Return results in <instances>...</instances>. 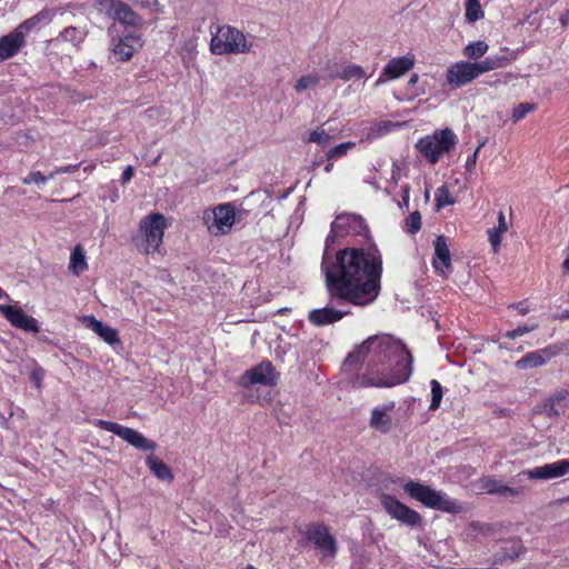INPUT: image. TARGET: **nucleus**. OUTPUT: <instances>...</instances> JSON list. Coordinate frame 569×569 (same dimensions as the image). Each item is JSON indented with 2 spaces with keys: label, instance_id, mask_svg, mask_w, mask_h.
<instances>
[{
  "label": "nucleus",
  "instance_id": "nucleus-1",
  "mask_svg": "<svg viewBox=\"0 0 569 569\" xmlns=\"http://www.w3.org/2000/svg\"><path fill=\"white\" fill-rule=\"evenodd\" d=\"M321 270L332 297L365 307L380 293L382 257L376 244L348 247L331 256L323 252Z\"/></svg>",
  "mask_w": 569,
  "mask_h": 569
},
{
  "label": "nucleus",
  "instance_id": "nucleus-2",
  "mask_svg": "<svg viewBox=\"0 0 569 569\" xmlns=\"http://www.w3.org/2000/svg\"><path fill=\"white\" fill-rule=\"evenodd\" d=\"M348 362H367V370L355 386L361 388H391L406 382L412 373V355L390 336H372L359 345Z\"/></svg>",
  "mask_w": 569,
  "mask_h": 569
},
{
  "label": "nucleus",
  "instance_id": "nucleus-3",
  "mask_svg": "<svg viewBox=\"0 0 569 569\" xmlns=\"http://www.w3.org/2000/svg\"><path fill=\"white\" fill-rule=\"evenodd\" d=\"M168 226L167 218L160 212H151L141 218L132 237L137 251L144 256L159 253Z\"/></svg>",
  "mask_w": 569,
  "mask_h": 569
},
{
  "label": "nucleus",
  "instance_id": "nucleus-4",
  "mask_svg": "<svg viewBox=\"0 0 569 569\" xmlns=\"http://www.w3.org/2000/svg\"><path fill=\"white\" fill-rule=\"evenodd\" d=\"M253 43L249 37L238 28L230 24H217L210 27L211 53L217 56H237L252 51Z\"/></svg>",
  "mask_w": 569,
  "mask_h": 569
},
{
  "label": "nucleus",
  "instance_id": "nucleus-5",
  "mask_svg": "<svg viewBox=\"0 0 569 569\" xmlns=\"http://www.w3.org/2000/svg\"><path fill=\"white\" fill-rule=\"evenodd\" d=\"M503 64L505 59L501 57H488L481 61H458L447 69V82L452 88H460Z\"/></svg>",
  "mask_w": 569,
  "mask_h": 569
},
{
  "label": "nucleus",
  "instance_id": "nucleus-6",
  "mask_svg": "<svg viewBox=\"0 0 569 569\" xmlns=\"http://www.w3.org/2000/svg\"><path fill=\"white\" fill-rule=\"evenodd\" d=\"M405 492L423 506L448 513H460L465 510L463 505L441 491H437L427 485L408 481L403 485Z\"/></svg>",
  "mask_w": 569,
  "mask_h": 569
},
{
  "label": "nucleus",
  "instance_id": "nucleus-7",
  "mask_svg": "<svg viewBox=\"0 0 569 569\" xmlns=\"http://www.w3.org/2000/svg\"><path fill=\"white\" fill-rule=\"evenodd\" d=\"M202 224L209 236L219 238L229 234L238 220L234 204L219 203L202 211Z\"/></svg>",
  "mask_w": 569,
  "mask_h": 569
},
{
  "label": "nucleus",
  "instance_id": "nucleus-8",
  "mask_svg": "<svg viewBox=\"0 0 569 569\" xmlns=\"http://www.w3.org/2000/svg\"><path fill=\"white\" fill-rule=\"evenodd\" d=\"M457 137L450 129L437 130L432 134L421 138L416 148L430 162L436 163L456 144Z\"/></svg>",
  "mask_w": 569,
  "mask_h": 569
},
{
  "label": "nucleus",
  "instance_id": "nucleus-9",
  "mask_svg": "<svg viewBox=\"0 0 569 569\" xmlns=\"http://www.w3.org/2000/svg\"><path fill=\"white\" fill-rule=\"evenodd\" d=\"M111 36L110 48L118 61H129L142 46L143 40L137 32H122L117 23L109 29Z\"/></svg>",
  "mask_w": 569,
  "mask_h": 569
},
{
  "label": "nucleus",
  "instance_id": "nucleus-10",
  "mask_svg": "<svg viewBox=\"0 0 569 569\" xmlns=\"http://www.w3.org/2000/svg\"><path fill=\"white\" fill-rule=\"evenodd\" d=\"M93 425L98 428H101L103 430H107L119 438H121L127 443L131 445L132 447L142 450V451H152L156 449V443L149 439H147L142 433L139 431L119 425L117 422L107 421V420H94Z\"/></svg>",
  "mask_w": 569,
  "mask_h": 569
},
{
  "label": "nucleus",
  "instance_id": "nucleus-11",
  "mask_svg": "<svg viewBox=\"0 0 569 569\" xmlns=\"http://www.w3.org/2000/svg\"><path fill=\"white\" fill-rule=\"evenodd\" d=\"M380 503L385 511L401 525L408 527H419L422 525V517L419 512L409 508L393 496L382 493L380 496Z\"/></svg>",
  "mask_w": 569,
  "mask_h": 569
},
{
  "label": "nucleus",
  "instance_id": "nucleus-12",
  "mask_svg": "<svg viewBox=\"0 0 569 569\" xmlns=\"http://www.w3.org/2000/svg\"><path fill=\"white\" fill-rule=\"evenodd\" d=\"M97 9L116 20L114 23L120 28L138 27L141 24V18L132 9L119 0H98Z\"/></svg>",
  "mask_w": 569,
  "mask_h": 569
},
{
  "label": "nucleus",
  "instance_id": "nucleus-13",
  "mask_svg": "<svg viewBox=\"0 0 569 569\" xmlns=\"http://www.w3.org/2000/svg\"><path fill=\"white\" fill-rule=\"evenodd\" d=\"M569 473V459H562L550 463H545L528 470L519 472L515 479L522 481L529 480H551L565 477Z\"/></svg>",
  "mask_w": 569,
  "mask_h": 569
},
{
  "label": "nucleus",
  "instance_id": "nucleus-14",
  "mask_svg": "<svg viewBox=\"0 0 569 569\" xmlns=\"http://www.w3.org/2000/svg\"><path fill=\"white\" fill-rule=\"evenodd\" d=\"M367 227L361 217L352 213L339 214L331 223V231L327 238V244L335 241L336 237L356 236L366 232Z\"/></svg>",
  "mask_w": 569,
  "mask_h": 569
},
{
  "label": "nucleus",
  "instance_id": "nucleus-15",
  "mask_svg": "<svg viewBox=\"0 0 569 569\" xmlns=\"http://www.w3.org/2000/svg\"><path fill=\"white\" fill-rule=\"evenodd\" d=\"M278 380V373L270 361H262L259 365L247 370L240 378L239 383L243 388L254 385L274 386Z\"/></svg>",
  "mask_w": 569,
  "mask_h": 569
},
{
  "label": "nucleus",
  "instance_id": "nucleus-16",
  "mask_svg": "<svg viewBox=\"0 0 569 569\" xmlns=\"http://www.w3.org/2000/svg\"><path fill=\"white\" fill-rule=\"evenodd\" d=\"M307 538L316 546L322 558H333L338 547L335 537L322 525H315L307 531Z\"/></svg>",
  "mask_w": 569,
  "mask_h": 569
},
{
  "label": "nucleus",
  "instance_id": "nucleus-17",
  "mask_svg": "<svg viewBox=\"0 0 569 569\" xmlns=\"http://www.w3.org/2000/svg\"><path fill=\"white\" fill-rule=\"evenodd\" d=\"M0 313L14 328L33 333H38L40 331V326L37 319H34L31 316H28L17 305H0Z\"/></svg>",
  "mask_w": 569,
  "mask_h": 569
},
{
  "label": "nucleus",
  "instance_id": "nucleus-18",
  "mask_svg": "<svg viewBox=\"0 0 569 569\" xmlns=\"http://www.w3.org/2000/svg\"><path fill=\"white\" fill-rule=\"evenodd\" d=\"M396 408L395 401H389L382 405H378L372 408L369 419V426L371 429L380 432L388 433L393 428V411Z\"/></svg>",
  "mask_w": 569,
  "mask_h": 569
},
{
  "label": "nucleus",
  "instance_id": "nucleus-19",
  "mask_svg": "<svg viewBox=\"0 0 569 569\" xmlns=\"http://www.w3.org/2000/svg\"><path fill=\"white\" fill-rule=\"evenodd\" d=\"M415 66V57L407 54L391 59L380 73L377 84L398 79Z\"/></svg>",
  "mask_w": 569,
  "mask_h": 569
},
{
  "label": "nucleus",
  "instance_id": "nucleus-20",
  "mask_svg": "<svg viewBox=\"0 0 569 569\" xmlns=\"http://www.w3.org/2000/svg\"><path fill=\"white\" fill-rule=\"evenodd\" d=\"M432 267L440 277H447L452 271L451 254L447 239L443 236L437 237L435 241Z\"/></svg>",
  "mask_w": 569,
  "mask_h": 569
},
{
  "label": "nucleus",
  "instance_id": "nucleus-21",
  "mask_svg": "<svg viewBox=\"0 0 569 569\" xmlns=\"http://www.w3.org/2000/svg\"><path fill=\"white\" fill-rule=\"evenodd\" d=\"M80 321L109 346L120 345L118 330L98 320L94 316H82Z\"/></svg>",
  "mask_w": 569,
  "mask_h": 569
},
{
  "label": "nucleus",
  "instance_id": "nucleus-22",
  "mask_svg": "<svg viewBox=\"0 0 569 569\" xmlns=\"http://www.w3.org/2000/svg\"><path fill=\"white\" fill-rule=\"evenodd\" d=\"M555 351L551 347H547L543 349H539L532 352L527 353L515 362V367L519 370H528L541 367L546 365L552 357H555Z\"/></svg>",
  "mask_w": 569,
  "mask_h": 569
},
{
  "label": "nucleus",
  "instance_id": "nucleus-23",
  "mask_svg": "<svg viewBox=\"0 0 569 569\" xmlns=\"http://www.w3.org/2000/svg\"><path fill=\"white\" fill-rule=\"evenodd\" d=\"M569 407V391L558 390L542 403V412L547 417H558Z\"/></svg>",
  "mask_w": 569,
  "mask_h": 569
},
{
  "label": "nucleus",
  "instance_id": "nucleus-24",
  "mask_svg": "<svg viewBox=\"0 0 569 569\" xmlns=\"http://www.w3.org/2000/svg\"><path fill=\"white\" fill-rule=\"evenodd\" d=\"M24 39L16 29L0 38V61L13 57L23 46Z\"/></svg>",
  "mask_w": 569,
  "mask_h": 569
},
{
  "label": "nucleus",
  "instance_id": "nucleus-25",
  "mask_svg": "<svg viewBox=\"0 0 569 569\" xmlns=\"http://www.w3.org/2000/svg\"><path fill=\"white\" fill-rule=\"evenodd\" d=\"M346 312L331 307L315 309L309 312L308 319L316 326H327L341 320Z\"/></svg>",
  "mask_w": 569,
  "mask_h": 569
},
{
  "label": "nucleus",
  "instance_id": "nucleus-26",
  "mask_svg": "<svg viewBox=\"0 0 569 569\" xmlns=\"http://www.w3.org/2000/svg\"><path fill=\"white\" fill-rule=\"evenodd\" d=\"M400 123H395L391 121H379L369 126L362 134L361 141H372L380 137H383L391 132L392 130L400 128Z\"/></svg>",
  "mask_w": 569,
  "mask_h": 569
},
{
  "label": "nucleus",
  "instance_id": "nucleus-27",
  "mask_svg": "<svg viewBox=\"0 0 569 569\" xmlns=\"http://www.w3.org/2000/svg\"><path fill=\"white\" fill-rule=\"evenodd\" d=\"M146 463L151 472L162 481L171 482L173 473L168 465L154 455H150L146 459Z\"/></svg>",
  "mask_w": 569,
  "mask_h": 569
},
{
  "label": "nucleus",
  "instance_id": "nucleus-28",
  "mask_svg": "<svg viewBox=\"0 0 569 569\" xmlns=\"http://www.w3.org/2000/svg\"><path fill=\"white\" fill-rule=\"evenodd\" d=\"M508 223L505 217V213L502 211H499L498 213V226L490 228L488 233V240L491 244L492 251L498 252L501 243L502 234L507 232L508 230Z\"/></svg>",
  "mask_w": 569,
  "mask_h": 569
},
{
  "label": "nucleus",
  "instance_id": "nucleus-29",
  "mask_svg": "<svg viewBox=\"0 0 569 569\" xmlns=\"http://www.w3.org/2000/svg\"><path fill=\"white\" fill-rule=\"evenodd\" d=\"M69 269L76 276L81 274L88 269L86 252L81 246H76L70 253Z\"/></svg>",
  "mask_w": 569,
  "mask_h": 569
},
{
  "label": "nucleus",
  "instance_id": "nucleus-30",
  "mask_svg": "<svg viewBox=\"0 0 569 569\" xmlns=\"http://www.w3.org/2000/svg\"><path fill=\"white\" fill-rule=\"evenodd\" d=\"M489 50V44L483 41V40H478V41H473V42H469L468 44H466L462 49V54L465 58L469 59V60H479L481 59L482 57H485V54L488 52Z\"/></svg>",
  "mask_w": 569,
  "mask_h": 569
},
{
  "label": "nucleus",
  "instance_id": "nucleus-31",
  "mask_svg": "<svg viewBox=\"0 0 569 569\" xmlns=\"http://www.w3.org/2000/svg\"><path fill=\"white\" fill-rule=\"evenodd\" d=\"M321 78L318 73L302 74L299 79H297L293 89L296 92L302 93L307 90L316 88Z\"/></svg>",
  "mask_w": 569,
  "mask_h": 569
},
{
  "label": "nucleus",
  "instance_id": "nucleus-32",
  "mask_svg": "<svg viewBox=\"0 0 569 569\" xmlns=\"http://www.w3.org/2000/svg\"><path fill=\"white\" fill-rule=\"evenodd\" d=\"M86 37V32L82 29L76 28V27H69L66 28L57 39L58 41H66L70 42L74 47H78Z\"/></svg>",
  "mask_w": 569,
  "mask_h": 569
},
{
  "label": "nucleus",
  "instance_id": "nucleus-33",
  "mask_svg": "<svg viewBox=\"0 0 569 569\" xmlns=\"http://www.w3.org/2000/svg\"><path fill=\"white\" fill-rule=\"evenodd\" d=\"M365 71L360 66L349 64L341 68L336 72L333 78H340L343 80H360L365 77Z\"/></svg>",
  "mask_w": 569,
  "mask_h": 569
},
{
  "label": "nucleus",
  "instance_id": "nucleus-34",
  "mask_svg": "<svg viewBox=\"0 0 569 569\" xmlns=\"http://www.w3.org/2000/svg\"><path fill=\"white\" fill-rule=\"evenodd\" d=\"M465 7V17L468 22L472 23L483 18L485 13L479 0H467Z\"/></svg>",
  "mask_w": 569,
  "mask_h": 569
},
{
  "label": "nucleus",
  "instance_id": "nucleus-35",
  "mask_svg": "<svg viewBox=\"0 0 569 569\" xmlns=\"http://www.w3.org/2000/svg\"><path fill=\"white\" fill-rule=\"evenodd\" d=\"M355 147H356V142H353V141L342 142L333 148H330L327 151L326 157L328 160L340 159V158L347 156V153Z\"/></svg>",
  "mask_w": 569,
  "mask_h": 569
},
{
  "label": "nucleus",
  "instance_id": "nucleus-36",
  "mask_svg": "<svg viewBox=\"0 0 569 569\" xmlns=\"http://www.w3.org/2000/svg\"><path fill=\"white\" fill-rule=\"evenodd\" d=\"M455 202V199L452 198L449 189L446 186H442L437 189L436 191V207L437 210H440L441 208L452 204Z\"/></svg>",
  "mask_w": 569,
  "mask_h": 569
},
{
  "label": "nucleus",
  "instance_id": "nucleus-37",
  "mask_svg": "<svg viewBox=\"0 0 569 569\" xmlns=\"http://www.w3.org/2000/svg\"><path fill=\"white\" fill-rule=\"evenodd\" d=\"M308 141L328 146L331 143L332 137L323 128H318L309 133Z\"/></svg>",
  "mask_w": 569,
  "mask_h": 569
},
{
  "label": "nucleus",
  "instance_id": "nucleus-38",
  "mask_svg": "<svg viewBox=\"0 0 569 569\" xmlns=\"http://www.w3.org/2000/svg\"><path fill=\"white\" fill-rule=\"evenodd\" d=\"M54 173H49L48 176L42 174L40 171H31L27 177L22 179L23 184H44L48 180L52 179Z\"/></svg>",
  "mask_w": 569,
  "mask_h": 569
},
{
  "label": "nucleus",
  "instance_id": "nucleus-39",
  "mask_svg": "<svg viewBox=\"0 0 569 569\" xmlns=\"http://www.w3.org/2000/svg\"><path fill=\"white\" fill-rule=\"evenodd\" d=\"M430 386H431V403H430L429 409L430 410H436V409L439 408V406L441 403L442 387L439 383V381H437L435 379L431 380Z\"/></svg>",
  "mask_w": 569,
  "mask_h": 569
},
{
  "label": "nucleus",
  "instance_id": "nucleus-40",
  "mask_svg": "<svg viewBox=\"0 0 569 569\" xmlns=\"http://www.w3.org/2000/svg\"><path fill=\"white\" fill-rule=\"evenodd\" d=\"M538 328V323H531V325H522L513 330H508L503 333V336L508 339H516L519 337H522Z\"/></svg>",
  "mask_w": 569,
  "mask_h": 569
},
{
  "label": "nucleus",
  "instance_id": "nucleus-41",
  "mask_svg": "<svg viewBox=\"0 0 569 569\" xmlns=\"http://www.w3.org/2000/svg\"><path fill=\"white\" fill-rule=\"evenodd\" d=\"M479 488L488 493H497L499 492L501 482L490 478V477H483L479 480L478 483Z\"/></svg>",
  "mask_w": 569,
  "mask_h": 569
},
{
  "label": "nucleus",
  "instance_id": "nucleus-42",
  "mask_svg": "<svg viewBox=\"0 0 569 569\" xmlns=\"http://www.w3.org/2000/svg\"><path fill=\"white\" fill-rule=\"evenodd\" d=\"M533 109H535V104L529 103V102H523V103L516 106L512 109V113H511L513 122H518L519 120L525 118L528 113L533 111Z\"/></svg>",
  "mask_w": 569,
  "mask_h": 569
},
{
  "label": "nucleus",
  "instance_id": "nucleus-43",
  "mask_svg": "<svg viewBox=\"0 0 569 569\" xmlns=\"http://www.w3.org/2000/svg\"><path fill=\"white\" fill-rule=\"evenodd\" d=\"M511 547L506 551L503 557L499 559V561H503L505 559H516L518 558L523 551L525 548L519 541H512L510 542Z\"/></svg>",
  "mask_w": 569,
  "mask_h": 569
},
{
  "label": "nucleus",
  "instance_id": "nucleus-44",
  "mask_svg": "<svg viewBox=\"0 0 569 569\" xmlns=\"http://www.w3.org/2000/svg\"><path fill=\"white\" fill-rule=\"evenodd\" d=\"M407 227L410 233H416L421 228V217L418 211L410 213L407 218Z\"/></svg>",
  "mask_w": 569,
  "mask_h": 569
},
{
  "label": "nucleus",
  "instance_id": "nucleus-45",
  "mask_svg": "<svg viewBox=\"0 0 569 569\" xmlns=\"http://www.w3.org/2000/svg\"><path fill=\"white\" fill-rule=\"evenodd\" d=\"M39 21L33 17L27 19L26 21H23L22 23H20L16 30L18 32L21 33L22 38L24 39L26 38V34L28 32H30L33 28H36L37 26H39Z\"/></svg>",
  "mask_w": 569,
  "mask_h": 569
},
{
  "label": "nucleus",
  "instance_id": "nucleus-46",
  "mask_svg": "<svg viewBox=\"0 0 569 569\" xmlns=\"http://www.w3.org/2000/svg\"><path fill=\"white\" fill-rule=\"evenodd\" d=\"M54 16V10L43 9L39 11L37 14H34V18L39 21L40 24H47L53 19Z\"/></svg>",
  "mask_w": 569,
  "mask_h": 569
},
{
  "label": "nucleus",
  "instance_id": "nucleus-47",
  "mask_svg": "<svg viewBox=\"0 0 569 569\" xmlns=\"http://www.w3.org/2000/svg\"><path fill=\"white\" fill-rule=\"evenodd\" d=\"M482 147V144H480L476 150L475 152L469 156L466 160V164H465V168H466V171L467 172H471L475 167H476V163H477V159H478V153H479V150L480 148Z\"/></svg>",
  "mask_w": 569,
  "mask_h": 569
},
{
  "label": "nucleus",
  "instance_id": "nucleus-48",
  "mask_svg": "<svg viewBox=\"0 0 569 569\" xmlns=\"http://www.w3.org/2000/svg\"><path fill=\"white\" fill-rule=\"evenodd\" d=\"M520 493H521V490H519L517 488L509 487V486H505L502 483H501L499 492H498V495L503 496V497H516V496H519Z\"/></svg>",
  "mask_w": 569,
  "mask_h": 569
},
{
  "label": "nucleus",
  "instance_id": "nucleus-49",
  "mask_svg": "<svg viewBox=\"0 0 569 569\" xmlns=\"http://www.w3.org/2000/svg\"><path fill=\"white\" fill-rule=\"evenodd\" d=\"M509 307L513 308L515 310H517L518 313L521 315V316H526L531 310L530 305L528 303V301H519V302H516V303H511Z\"/></svg>",
  "mask_w": 569,
  "mask_h": 569
},
{
  "label": "nucleus",
  "instance_id": "nucleus-50",
  "mask_svg": "<svg viewBox=\"0 0 569 569\" xmlns=\"http://www.w3.org/2000/svg\"><path fill=\"white\" fill-rule=\"evenodd\" d=\"M133 174H134L133 167L127 166L122 172V177H121L122 183H128L132 179Z\"/></svg>",
  "mask_w": 569,
  "mask_h": 569
},
{
  "label": "nucleus",
  "instance_id": "nucleus-51",
  "mask_svg": "<svg viewBox=\"0 0 569 569\" xmlns=\"http://www.w3.org/2000/svg\"><path fill=\"white\" fill-rule=\"evenodd\" d=\"M42 378H43V372L42 370L40 369H36L32 371L31 373V379L32 381L34 382V385L39 388L40 385H41V381H42Z\"/></svg>",
  "mask_w": 569,
  "mask_h": 569
},
{
  "label": "nucleus",
  "instance_id": "nucleus-52",
  "mask_svg": "<svg viewBox=\"0 0 569 569\" xmlns=\"http://www.w3.org/2000/svg\"><path fill=\"white\" fill-rule=\"evenodd\" d=\"M136 3L141 8L152 9L157 6V0H136Z\"/></svg>",
  "mask_w": 569,
  "mask_h": 569
},
{
  "label": "nucleus",
  "instance_id": "nucleus-53",
  "mask_svg": "<svg viewBox=\"0 0 569 569\" xmlns=\"http://www.w3.org/2000/svg\"><path fill=\"white\" fill-rule=\"evenodd\" d=\"M76 168H77L76 166L61 167V168L56 169L51 173H54V176L60 174V173H68V172H71L72 170H74Z\"/></svg>",
  "mask_w": 569,
  "mask_h": 569
},
{
  "label": "nucleus",
  "instance_id": "nucleus-54",
  "mask_svg": "<svg viewBox=\"0 0 569 569\" xmlns=\"http://www.w3.org/2000/svg\"><path fill=\"white\" fill-rule=\"evenodd\" d=\"M569 22V11L560 17V23L565 27Z\"/></svg>",
  "mask_w": 569,
  "mask_h": 569
},
{
  "label": "nucleus",
  "instance_id": "nucleus-55",
  "mask_svg": "<svg viewBox=\"0 0 569 569\" xmlns=\"http://www.w3.org/2000/svg\"><path fill=\"white\" fill-rule=\"evenodd\" d=\"M403 202L406 203V206H408V203H409V188L408 187H406L403 189Z\"/></svg>",
  "mask_w": 569,
  "mask_h": 569
},
{
  "label": "nucleus",
  "instance_id": "nucleus-56",
  "mask_svg": "<svg viewBox=\"0 0 569 569\" xmlns=\"http://www.w3.org/2000/svg\"><path fill=\"white\" fill-rule=\"evenodd\" d=\"M418 79H419L418 74H417V73H413V74H411V77H410V79H409L408 83H409V84H411V86H413V84H416V83L418 82Z\"/></svg>",
  "mask_w": 569,
  "mask_h": 569
},
{
  "label": "nucleus",
  "instance_id": "nucleus-57",
  "mask_svg": "<svg viewBox=\"0 0 569 569\" xmlns=\"http://www.w3.org/2000/svg\"><path fill=\"white\" fill-rule=\"evenodd\" d=\"M0 299L10 300L9 296L0 288Z\"/></svg>",
  "mask_w": 569,
  "mask_h": 569
},
{
  "label": "nucleus",
  "instance_id": "nucleus-58",
  "mask_svg": "<svg viewBox=\"0 0 569 569\" xmlns=\"http://www.w3.org/2000/svg\"><path fill=\"white\" fill-rule=\"evenodd\" d=\"M325 169H326L327 172H330L331 169H332V164H327Z\"/></svg>",
  "mask_w": 569,
  "mask_h": 569
},
{
  "label": "nucleus",
  "instance_id": "nucleus-59",
  "mask_svg": "<svg viewBox=\"0 0 569 569\" xmlns=\"http://www.w3.org/2000/svg\"><path fill=\"white\" fill-rule=\"evenodd\" d=\"M425 196H426V199L428 200L429 199V190L428 189L426 190Z\"/></svg>",
  "mask_w": 569,
  "mask_h": 569
},
{
  "label": "nucleus",
  "instance_id": "nucleus-60",
  "mask_svg": "<svg viewBox=\"0 0 569 569\" xmlns=\"http://www.w3.org/2000/svg\"><path fill=\"white\" fill-rule=\"evenodd\" d=\"M244 569H257V568H254L253 566L249 565Z\"/></svg>",
  "mask_w": 569,
  "mask_h": 569
},
{
  "label": "nucleus",
  "instance_id": "nucleus-61",
  "mask_svg": "<svg viewBox=\"0 0 569 569\" xmlns=\"http://www.w3.org/2000/svg\"><path fill=\"white\" fill-rule=\"evenodd\" d=\"M567 500L569 501V497L567 498Z\"/></svg>",
  "mask_w": 569,
  "mask_h": 569
}]
</instances>
